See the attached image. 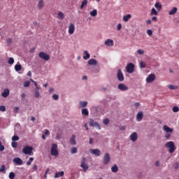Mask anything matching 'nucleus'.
<instances>
[{"instance_id":"obj_61","label":"nucleus","mask_w":179,"mask_h":179,"mask_svg":"<svg viewBox=\"0 0 179 179\" xmlns=\"http://www.w3.org/2000/svg\"><path fill=\"white\" fill-rule=\"evenodd\" d=\"M139 106H140V103H139L138 102H136V103H135V107H136V108H138V107H139Z\"/></svg>"},{"instance_id":"obj_55","label":"nucleus","mask_w":179,"mask_h":179,"mask_svg":"<svg viewBox=\"0 0 179 179\" xmlns=\"http://www.w3.org/2000/svg\"><path fill=\"white\" fill-rule=\"evenodd\" d=\"M12 43V38H9L7 39V44H10Z\"/></svg>"},{"instance_id":"obj_17","label":"nucleus","mask_w":179,"mask_h":179,"mask_svg":"<svg viewBox=\"0 0 179 179\" xmlns=\"http://www.w3.org/2000/svg\"><path fill=\"white\" fill-rule=\"evenodd\" d=\"M76 136H75V134H73L71 136V137L70 138V143L73 146H74V145H76Z\"/></svg>"},{"instance_id":"obj_16","label":"nucleus","mask_w":179,"mask_h":179,"mask_svg":"<svg viewBox=\"0 0 179 179\" xmlns=\"http://www.w3.org/2000/svg\"><path fill=\"white\" fill-rule=\"evenodd\" d=\"M104 44L105 45H108V47H113V45H114V41L112 39H107Z\"/></svg>"},{"instance_id":"obj_33","label":"nucleus","mask_w":179,"mask_h":179,"mask_svg":"<svg viewBox=\"0 0 179 179\" xmlns=\"http://www.w3.org/2000/svg\"><path fill=\"white\" fill-rule=\"evenodd\" d=\"M111 170H112L113 173H117V171H118V166H117V164L112 166Z\"/></svg>"},{"instance_id":"obj_4","label":"nucleus","mask_w":179,"mask_h":179,"mask_svg":"<svg viewBox=\"0 0 179 179\" xmlns=\"http://www.w3.org/2000/svg\"><path fill=\"white\" fill-rule=\"evenodd\" d=\"M135 69V64L133 63H129L126 66V71L127 73H133Z\"/></svg>"},{"instance_id":"obj_12","label":"nucleus","mask_w":179,"mask_h":179,"mask_svg":"<svg viewBox=\"0 0 179 179\" xmlns=\"http://www.w3.org/2000/svg\"><path fill=\"white\" fill-rule=\"evenodd\" d=\"M13 162L15 163V164H17V166H22L23 164V160L20 159V157H15L13 159Z\"/></svg>"},{"instance_id":"obj_3","label":"nucleus","mask_w":179,"mask_h":179,"mask_svg":"<svg viewBox=\"0 0 179 179\" xmlns=\"http://www.w3.org/2000/svg\"><path fill=\"white\" fill-rule=\"evenodd\" d=\"M22 152L24 155H31V153H33V147L26 145L25 147L23 148Z\"/></svg>"},{"instance_id":"obj_41","label":"nucleus","mask_w":179,"mask_h":179,"mask_svg":"<svg viewBox=\"0 0 179 179\" xmlns=\"http://www.w3.org/2000/svg\"><path fill=\"white\" fill-rule=\"evenodd\" d=\"M30 86V81L27 80L24 83V87H29Z\"/></svg>"},{"instance_id":"obj_18","label":"nucleus","mask_w":179,"mask_h":179,"mask_svg":"<svg viewBox=\"0 0 179 179\" xmlns=\"http://www.w3.org/2000/svg\"><path fill=\"white\" fill-rule=\"evenodd\" d=\"M143 118V113L142 111L138 112L136 115L137 121L141 122L142 121Z\"/></svg>"},{"instance_id":"obj_58","label":"nucleus","mask_w":179,"mask_h":179,"mask_svg":"<svg viewBox=\"0 0 179 179\" xmlns=\"http://www.w3.org/2000/svg\"><path fill=\"white\" fill-rule=\"evenodd\" d=\"M14 111H15V113H18L19 112V107H15L14 108Z\"/></svg>"},{"instance_id":"obj_15","label":"nucleus","mask_w":179,"mask_h":179,"mask_svg":"<svg viewBox=\"0 0 179 179\" xmlns=\"http://www.w3.org/2000/svg\"><path fill=\"white\" fill-rule=\"evenodd\" d=\"M73 33H75V24H70L69 26V34H73Z\"/></svg>"},{"instance_id":"obj_26","label":"nucleus","mask_w":179,"mask_h":179,"mask_svg":"<svg viewBox=\"0 0 179 179\" xmlns=\"http://www.w3.org/2000/svg\"><path fill=\"white\" fill-rule=\"evenodd\" d=\"M131 14L126 15L123 17V21L128 22L129 19H131Z\"/></svg>"},{"instance_id":"obj_8","label":"nucleus","mask_w":179,"mask_h":179,"mask_svg":"<svg viewBox=\"0 0 179 179\" xmlns=\"http://www.w3.org/2000/svg\"><path fill=\"white\" fill-rule=\"evenodd\" d=\"M117 89L121 90V92H127V90H128V87L125 84L121 83L117 85Z\"/></svg>"},{"instance_id":"obj_32","label":"nucleus","mask_w":179,"mask_h":179,"mask_svg":"<svg viewBox=\"0 0 179 179\" xmlns=\"http://www.w3.org/2000/svg\"><path fill=\"white\" fill-rule=\"evenodd\" d=\"M85 6H87V0H84L82 2V4L80 8V9H83V8H85Z\"/></svg>"},{"instance_id":"obj_60","label":"nucleus","mask_w":179,"mask_h":179,"mask_svg":"<svg viewBox=\"0 0 179 179\" xmlns=\"http://www.w3.org/2000/svg\"><path fill=\"white\" fill-rule=\"evenodd\" d=\"M146 23H147V24H152V20H148L146 21Z\"/></svg>"},{"instance_id":"obj_6","label":"nucleus","mask_w":179,"mask_h":179,"mask_svg":"<svg viewBox=\"0 0 179 179\" xmlns=\"http://www.w3.org/2000/svg\"><path fill=\"white\" fill-rule=\"evenodd\" d=\"M117 80H119L120 82H124V74L122 73L121 69H119L117 71Z\"/></svg>"},{"instance_id":"obj_59","label":"nucleus","mask_w":179,"mask_h":179,"mask_svg":"<svg viewBox=\"0 0 179 179\" xmlns=\"http://www.w3.org/2000/svg\"><path fill=\"white\" fill-rule=\"evenodd\" d=\"M45 135H50V131L48 129H45Z\"/></svg>"},{"instance_id":"obj_51","label":"nucleus","mask_w":179,"mask_h":179,"mask_svg":"<svg viewBox=\"0 0 179 179\" xmlns=\"http://www.w3.org/2000/svg\"><path fill=\"white\" fill-rule=\"evenodd\" d=\"M11 145L13 148H17V143L13 141L12 142Z\"/></svg>"},{"instance_id":"obj_5","label":"nucleus","mask_w":179,"mask_h":179,"mask_svg":"<svg viewBox=\"0 0 179 179\" xmlns=\"http://www.w3.org/2000/svg\"><path fill=\"white\" fill-rule=\"evenodd\" d=\"M38 57H40L41 59H43L44 61H48L50 59V55L44 52H39Z\"/></svg>"},{"instance_id":"obj_25","label":"nucleus","mask_w":179,"mask_h":179,"mask_svg":"<svg viewBox=\"0 0 179 179\" xmlns=\"http://www.w3.org/2000/svg\"><path fill=\"white\" fill-rule=\"evenodd\" d=\"M84 54L85 55L83 56L84 59H89V58H90V54H89V52H87V50H85Z\"/></svg>"},{"instance_id":"obj_40","label":"nucleus","mask_w":179,"mask_h":179,"mask_svg":"<svg viewBox=\"0 0 179 179\" xmlns=\"http://www.w3.org/2000/svg\"><path fill=\"white\" fill-rule=\"evenodd\" d=\"M80 104L83 108L86 107V106H87V101H82L80 103Z\"/></svg>"},{"instance_id":"obj_21","label":"nucleus","mask_w":179,"mask_h":179,"mask_svg":"<svg viewBox=\"0 0 179 179\" xmlns=\"http://www.w3.org/2000/svg\"><path fill=\"white\" fill-rule=\"evenodd\" d=\"M177 10H178V8H177V7H174L172 10L169 11V15H176V13H177Z\"/></svg>"},{"instance_id":"obj_54","label":"nucleus","mask_w":179,"mask_h":179,"mask_svg":"<svg viewBox=\"0 0 179 179\" xmlns=\"http://www.w3.org/2000/svg\"><path fill=\"white\" fill-rule=\"evenodd\" d=\"M171 136V134H169L167 133L166 135H165V138L166 139H170V137Z\"/></svg>"},{"instance_id":"obj_45","label":"nucleus","mask_w":179,"mask_h":179,"mask_svg":"<svg viewBox=\"0 0 179 179\" xmlns=\"http://www.w3.org/2000/svg\"><path fill=\"white\" fill-rule=\"evenodd\" d=\"M0 111H2L3 113L6 111V107H5V106H0Z\"/></svg>"},{"instance_id":"obj_7","label":"nucleus","mask_w":179,"mask_h":179,"mask_svg":"<svg viewBox=\"0 0 179 179\" xmlns=\"http://www.w3.org/2000/svg\"><path fill=\"white\" fill-rule=\"evenodd\" d=\"M110 154L106 153L103 157V164L105 166H107L108 163H110Z\"/></svg>"},{"instance_id":"obj_64","label":"nucleus","mask_w":179,"mask_h":179,"mask_svg":"<svg viewBox=\"0 0 179 179\" xmlns=\"http://www.w3.org/2000/svg\"><path fill=\"white\" fill-rule=\"evenodd\" d=\"M49 92H50V93H52V92H54V88L50 87L49 89Z\"/></svg>"},{"instance_id":"obj_56","label":"nucleus","mask_w":179,"mask_h":179,"mask_svg":"<svg viewBox=\"0 0 179 179\" xmlns=\"http://www.w3.org/2000/svg\"><path fill=\"white\" fill-rule=\"evenodd\" d=\"M86 164V158H85V157H83V158L82 159V163H81V164Z\"/></svg>"},{"instance_id":"obj_53","label":"nucleus","mask_w":179,"mask_h":179,"mask_svg":"<svg viewBox=\"0 0 179 179\" xmlns=\"http://www.w3.org/2000/svg\"><path fill=\"white\" fill-rule=\"evenodd\" d=\"M147 34H148V36H152V34H153V31H152L151 29H148L147 30Z\"/></svg>"},{"instance_id":"obj_36","label":"nucleus","mask_w":179,"mask_h":179,"mask_svg":"<svg viewBox=\"0 0 179 179\" xmlns=\"http://www.w3.org/2000/svg\"><path fill=\"white\" fill-rule=\"evenodd\" d=\"M155 7L158 9V10H160V9H162V5H160V3H156L155 4Z\"/></svg>"},{"instance_id":"obj_22","label":"nucleus","mask_w":179,"mask_h":179,"mask_svg":"<svg viewBox=\"0 0 179 179\" xmlns=\"http://www.w3.org/2000/svg\"><path fill=\"white\" fill-rule=\"evenodd\" d=\"M88 64L89 65H97V61L94 59H90L88 61Z\"/></svg>"},{"instance_id":"obj_27","label":"nucleus","mask_w":179,"mask_h":179,"mask_svg":"<svg viewBox=\"0 0 179 179\" xmlns=\"http://www.w3.org/2000/svg\"><path fill=\"white\" fill-rule=\"evenodd\" d=\"M80 167L83 169L85 173H86L89 169V166L86 164H81Z\"/></svg>"},{"instance_id":"obj_37","label":"nucleus","mask_w":179,"mask_h":179,"mask_svg":"<svg viewBox=\"0 0 179 179\" xmlns=\"http://www.w3.org/2000/svg\"><path fill=\"white\" fill-rule=\"evenodd\" d=\"M15 62V59H13V57H10L8 59V64L10 65H13V64H14Z\"/></svg>"},{"instance_id":"obj_50","label":"nucleus","mask_w":179,"mask_h":179,"mask_svg":"<svg viewBox=\"0 0 179 179\" xmlns=\"http://www.w3.org/2000/svg\"><path fill=\"white\" fill-rule=\"evenodd\" d=\"M52 99L53 100H58V99H59V96L57 94H53Z\"/></svg>"},{"instance_id":"obj_52","label":"nucleus","mask_w":179,"mask_h":179,"mask_svg":"<svg viewBox=\"0 0 179 179\" xmlns=\"http://www.w3.org/2000/svg\"><path fill=\"white\" fill-rule=\"evenodd\" d=\"M121 29H122V24H118L117 27V30H118V31H120V30H121Z\"/></svg>"},{"instance_id":"obj_2","label":"nucleus","mask_w":179,"mask_h":179,"mask_svg":"<svg viewBox=\"0 0 179 179\" xmlns=\"http://www.w3.org/2000/svg\"><path fill=\"white\" fill-rule=\"evenodd\" d=\"M50 153L52 156H58L59 152H58V145L55 143H53L52 145Z\"/></svg>"},{"instance_id":"obj_20","label":"nucleus","mask_w":179,"mask_h":179,"mask_svg":"<svg viewBox=\"0 0 179 179\" xmlns=\"http://www.w3.org/2000/svg\"><path fill=\"white\" fill-rule=\"evenodd\" d=\"M43 6H44V1L40 0L38 3L37 8L41 10L43 9Z\"/></svg>"},{"instance_id":"obj_31","label":"nucleus","mask_w":179,"mask_h":179,"mask_svg":"<svg viewBox=\"0 0 179 179\" xmlns=\"http://www.w3.org/2000/svg\"><path fill=\"white\" fill-rule=\"evenodd\" d=\"M169 89H170L171 90H177V89H178V87L176 86V85H168Z\"/></svg>"},{"instance_id":"obj_35","label":"nucleus","mask_w":179,"mask_h":179,"mask_svg":"<svg viewBox=\"0 0 179 179\" xmlns=\"http://www.w3.org/2000/svg\"><path fill=\"white\" fill-rule=\"evenodd\" d=\"M34 97H36V99H38V97H40V92L35 90Z\"/></svg>"},{"instance_id":"obj_24","label":"nucleus","mask_w":179,"mask_h":179,"mask_svg":"<svg viewBox=\"0 0 179 179\" xmlns=\"http://www.w3.org/2000/svg\"><path fill=\"white\" fill-rule=\"evenodd\" d=\"M9 90L8 89H6L3 90V92L2 93V96L3 97H8L9 96Z\"/></svg>"},{"instance_id":"obj_19","label":"nucleus","mask_w":179,"mask_h":179,"mask_svg":"<svg viewBox=\"0 0 179 179\" xmlns=\"http://www.w3.org/2000/svg\"><path fill=\"white\" fill-rule=\"evenodd\" d=\"M57 19H59V20H64L65 19V15L64 14V13L59 11L57 13Z\"/></svg>"},{"instance_id":"obj_43","label":"nucleus","mask_w":179,"mask_h":179,"mask_svg":"<svg viewBox=\"0 0 179 179\" xmlns=\"http://www.w3.org/2000/svg\"><path fill=\"white\" fill-rule=\"evenodd\" d=\"M137 52H138V54H139L140 55H143V54H145V51H143V50H142V49H138V50H137Z\"/></svg>"},{"instance_id":"obj_48","label":"nucleus","mask_w":179,"mask_h":179,"mask_svg":"<svg viewBox=\"0 0 179 179\" xmlns=\"http://www.w3.org/2000/svg\"><path fill=\"white\" fill-rule=\"evenodd\" d=\"M151 15H157V11H156V9H155V8H152Z\"/></svg>"},{"instance_id":"obj_47","label":"nucleus","mask_w":179,"mask_h":179,"mask_svg":"<svg viewBox=\"0 0 179 179\" xmlns=\"http://www.w3.org/2000/svg\"><path fill=\"white\" fill-rule=\"evenodd\" d=\"M12 141H13V142H15L16 141H19V137L17 136H13L12 137Z\"/></svg>"},{"instance_id":"obj_49","label":"nucleus","mask_w":179,"mask_h":179,"mask_svg":"<svg viewBox=\"0 0 179 179\" xmlns=\"http://www.w3.org/2000/svg\"><path fill=\"white\" fill-rule=\"evenodd\" d=\"M140 66L141 68H146V64H145L143 62H140Z\"/></svg>"},{"instance_id":"obj_62","label":"nucleus","mask_w":179,"mask_h":179,"mask_svg":"<svg viewBox=\"0 0 179 179\" xmlns=\"http://www.w3.org/2000/svg\"><path fill=\"white\" fill-rule=\"evenodd\" d=\"M152 20H153L154 22H157V17H152Z\"/></svg>"},{"instance_id":"obj_34","label":"nucleus","mask_w":179,"mask_h":179,"mask_svg":"<svg viewBox=\"0 0 179 179\" xmlns=\"http://www.w3.org/2000/svg\"><path fill=\"white\" fill-rule=\"evenodd\" d=\"M71 153L72 155H75V153H78V148L76 147H73L71 149Z\"/></svg>"},{"instance_id":"obj_44","label":"nucleus","mask_w":179,"mask_h":179,"mask_svg":"<svg viewBox=\"0 0 179 179\" xmlns=\"http://www.w3.org/2000/svg\"><path fill=\"white\" fill-rule=\"evenodd\" d=\"M5 150V146L2 145V142L0 141V152H3Z\"/></svg>"},{"instance_id":"obj_42","label":"nucleus","mask_w":179,"mask_h":179,"mask_svg":"<svg viewBox=\"0 0 179 179\" xmlns=\"http://www.w3.org/2000/svg\"><path fill=\"white\" fill-rule=\"evenodd\" d=\"M6 167L5 165H2L0 168V173H5V170H6Z\"/></svg>"},{"instance_id":"obj_10","label":"nucleus","mask_w":179,"mask_h":179,"mask_svg":"<svg viewBox=\"0 0 179 179\" xmlns=\"http://www.w3.org/2000/svg\"><path fill=\"white\" fill-rule=\"evenodd\" d=\"M89 125L90 127H97V128L99 129H101V128L100 127V124H99V123L97 122H94V120H90V122H89Z\"/></svg>"},{"instance_id":"obj_28","label":"nucleus","mask_w":179,"mask_h":179,"mask_svg":"<svg viewBox=\"0 0 179 179\" xmlns=\"http://www.w3.org/2000/svg\"><path fill=\"white\" fill-rule=\"evenodd\" d=\"M82 114L83 115H89V110H87V108H83L82 109Z\"/></svg>"},{"instance_id":"obj_39","label":"nucleus","mask_w":179,"mask_h":179,"mask_svg":"<svg viewBox=\"0 0 179 179\" xmlns=\"http://www.w3.org/2000/svg\"><path fill=\"white\" fill-rule=\"evenodd\" d=\"M10 179H15V173L10 172L8 176Z\"/></svg>"},{"instance_id":"obj_46","label":"nucleus","mask_w":179,"mask_h":179,"mask_svg":"<svg viewBox=\"0 0 179 179\" xmlns=\"http://www.w3.org/2000/svg\"><path fill=\"white\" fill-rule=\"evenodd\" d=\"M109 123H110V120H108L107 118L103 120L104 125H108Z\"/></svg>"},{"instance_id":"obj_38","label":"nucleus","mask_w":179,"mask_h":179,"mask_svg":"<svg viewBox=\"0 0 179 179\" xmlns=\"http://www.w3.org/2000/svg\"><path fill=\"white\" fill-rule=\"evenodd\" d=\"M172 110H173V113H178V111H179V108H178V106H173V108H172Z\"/></svg>"},{"instance_id":"obj_14","label":"nucleus","mask_w":179,"mask_h":179,"mask_svg":"<svg viewBox=\"0 0 179 179\" xmlns=\"http://www.w3.org/2000/svg\"><path fill=\"white\" fill-rule=\"evenodd\" d=\"M130 140L132 142H136V141H138V134H136V132L132 133L130 136Z\"/></svg>"},{"instance_id":"obj_1","label":"nucleus","mask_w":179,"mask_h":179,"mask_svg":"<svg viewBox=\"0 0 179 179\" xmlns=\"http://www.w3.org/2000/svg\"><path fill=\"white\" fill-rule=\"evenodd\" d=\"M165 148H168V149H169V152L170 153H174V152H176V145L173 141L166 143Z\"/></svg>"},{"instance_id":"obj_13","label":"nucleus","mask_w":179,"mask_h":179,"mask_svg":"<svg viewBox=\"0 0 179 179\" xmlns=\"http://www.w3.org/2000/svg\"><path fill=\"white\" fill-rule=\"evenodd\" d=\"M163 129L164 131H165V132H166L167 134H173V132H174V129L172 128L169 127L167 125H164L163 127Z\"/></svg>"},{"instance_id":"obj_29","label":"nucleus","mask_w":179,"mask_h":179,"mask_svg":"<svg viewBox=\"0 0 179 179\" xmlns=\"http://www.w3.org/2000/svg\"><path fill=\"white\" fill-rule=\"evenodd\" d=\"M15 69L16 72H19V71H22V65L21 64H16L15 66Z\"/></svg>"},{"instance_id":"obj_57","label":"nucleus","mask_w":179,"mask_h":179,"mask_svg":"<svg viewBox=\"0 0 179 179\" xmlns=\"http://www.w3.org/2000/svg\"><path fill=\"white\" fill-rule=\"evenodd\" d=\"M155 166H156L157 167H159V166H160V162L157 161V162H155Z\"/></svg>"},{"instance_id":"obj_30","label":"nucleus","mask_w":179,"mask_h":179,"mask_svg":"<svg viewBox=\"0 0 179 179\" xmlns=\"http://www.w3.org/2000/svg\"><path fill=\"white\" fill-rule=\"evenodd\" d=\"M90 15L91 16H93V17H95V16H97V10L94 9L90 13Z\"/></svg>"},{"instance_id":"obj_23","label":"nucleus","mask_w":179,"mask_h":179,"mask_svg":"<svg viewBox=\"0 0 179 179\" xmlns=\"http://www.w3.org/2000/svg\"><path fill=\"white\" fill-rule=\"evenodd\" d=\"M64 171L57 172L55 175V178H58L59 177H64Z\"/></svg>"},{"instance_id":"obj_9","label":"nucleus","mask_w":179,"mask_h":179,"mask_svg":"<svg viewBox=\"0 0 179 179\" xmlns=\"http://www.w3.org/2000/svg\"><path fill=\"white\" fill-rule=\"evenodd\" d=\"M156 79V75L155 74H150L148 77L146 78V82L147 83H152L153 80Z\"/></svg>"},{"instance_id":"obj_11","label":"nucleus","mask_w":179,"mask_h":179,"mask_svg":"<svg viewBox=\"0 0 179 179\" xmlns=\"http://www.w3.org/2000/svg\"><path fill=\"white\" fill-rule=\"evenodd\" d=\"M90 152L92 153V155H94L95 156H100L101 155V151H100L99 149H90Z\"/></svg>"},{"instance_id":"obj_63","label":"nucleus","mask_w":179,"mask_h":179,"mask_svg":"<svg viewBox=\"0 0 179 179\" xmlns=\"http://www.w3.org/2000/svg\"><path fill=\"white\" fill-rule=\"evenodd\" d=\"M90 144L93 145V138H90Z\"/></svg>"}]
</instances>
